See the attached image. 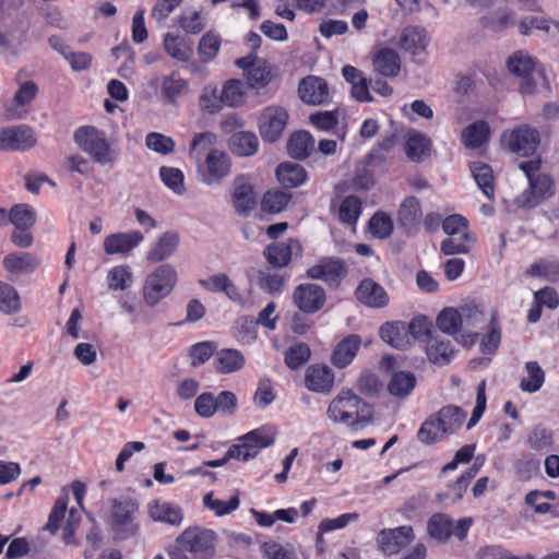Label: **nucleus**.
I'll list each match as a JSON object with an SVG mask.
<instances>
[{"instance_id":"obj_39","label":"nucleus","mask_w":559,"mask_h":559,"mask_svg":"<svg viewBox=\"0 0 559 559\" xmlns=\"http://www.w3.org/2000/svg\"><path fill=\"white\" fill-rule=\"evenodd\" d=\"M416 385V377L411 371H397L391 377L388 391L396 397H406Z\"/></svg>"},{"instance_id":"obj_31","label":"nucleus","mask_w":559,"mask_h":559,"mask_svg":"<svg viewBox=\"0 0 559 559\" xmlns=\"http://www.w3.org/2000/svg\"><path fill=\"white\" fill-rule=\"evenodd\" d=\"M469 170L483 193L488 199H492L495 195V186L491 167L483 162L477 160L469 163Z\"/></svg>"},{"instance_id":"obj_1","label":"nucleus","mask_w":559,"mask_h":559,"mask_svg":"<svg viewBox=\"0 0 559 559\" xmlns=\"http://www.w3.org/2000/svg\"><path fill=\"white\" fill-rule=\"evenodd\" d=\"M328 416L335 423L358 429L370 421L372 412L370 406L352 390H342L330 403Z\"/></svg>"},{"instance_id":"obj_16","label":"nucleus","mask_w":559,"mask_h":559,"mask_svg":"<svg viewBox=\"0 0 559 559\" xmlns=\"http://www.w3.org/2000/svg\"><path fill=\"white\" fill-rule=\"evenodd\" d=\"M231 203L235 212L249 216L257 204V197L250 177L239 175L233 181Z\"/></svg>"},{"instance_id":"obj_14","label":"nucleus","mask_w":559,"mask_h":559,"mask_svg":"<svg viewBox=\"0 0 559 559\" xmlns=\"http://www.w3.org/2000/svg\"><path fill=\"white\" fill-rule=\"evenodd\" d=\"M201 181L207 186L219 185L230 173L228 155L219 150H211L199 169Z\"/></svg>"},{"instance_id":"obj_25","label":"nucleus","mask_w":559,"mask_h":559,"mask_svg":"<svg viewBox=\"0 0 559 559\" xmlns=\"http://www.w3.org/2000/svg\"><path fill=\"white\" fill-rule=\"evenodd\" d=\"M360 336L357 334H350L343 338L334 348L331 360L337 368L347 367L357 355L360 347Z\"/></svg>"},{"instance_id":"obj_53","label":"nucleus","mask_w":559,"mask_h":559,"mask_svg":"<svg viewBox=\"0 0 559 559\" xmlns=\"http://www.w3.org/2000/svg\"><path fill=\"white\" fill-rule=\"evenodd\" d=\"M519 29L523 35H528L533 29H540L559 35V23L544 17L531 16L522 19L519 22Z\"/></svg>"},{"instance_id":"obj_11","label":"nucleus","mask_w":559,"mask_h":559,"mask_svg":"<svg viewBox=\"0 0 559 559\" xmlns=\"http://www.w3.org/2000/svg\"><path fill=\"white\" fill-rule=\"evenodd\" d=\"M501 143L512 153L528 156L536 152L540 136L536 129L522 124L513 130L504 131L501 135Z\"/></svg>"},{"instance_id":"obj_28","label":"nucleus","mask_w":559,"mask_h":559,"mask_svg":"<svg viewBox=\"0 0 559 559\" xmlns=\"http://www.w3.org/2000/svg\"><path fill=\"white\" fill-rule=\"evenodd\" d=\"M37 93L38 86L35 84V82L25 81L22 83L13 97V106H8L5 108L7 119L21 118L23 114L17 108L29 105L36 97Z\"/></svg>"},{"instance_id":"obj_22","label":"nucleus","mask_w":559,"mask_h":559,"mask_svg":"<svg viewBox=\"0 0 559 559\" xmlns=\"http://www.w3.org/2000/svg\"><path fill=\"white\" fill-rule=\"evenodd\" d=\"M356 297L370 308H382L389 302V296L384 288L370 278L360 282L356 289Z\"/></svg>"},{"instance_id":"obj_40","label":"nucleus","mask_w":559,"mask_h":559,"mask_svg":"<svg viewBox=\"0 0 559 559\" xmlns=\"http://www.w3.org/2000/svg\"><path fill=\"white\" fill-rule=\"evenodd\" d=\"M490 128L487 122L479 120L467 126L462 133V142L466 147L477 148L489 138Z\"/></svg>"},{"instance_id":"obj_13","label":"nucleus","mask_w":559,"mask_h":559,"mask_svg":"<svg viewBox=\"0 0 559 559\" xmlns=\"http://www.w3.org/2000/svg\"><path fill=\"white\" fill-rule=\"evenodd\" d=\"M34 130L26 124L10 126L0 129V150L23 152L36 145Z\"/></svg>"},{"instance_id":"obj_34","label":"nucleus","mask_w":559,"mask_h":559,"mask_svg":"<svg viewBox=\"0 0 559 559\" xmlns=\"http://www.w3.org/2000/svg\"><path fill=\"white\" fill-rule=\"evenodd\" d=\"M313 148L312 135L305 130L294 132L287 142L288 154L295 159L307 158Z\"/></svg>"},{"instance_id":"obj_61","label":"nucleus","mask_w":559,"mask_h":559,"mask_svg":"<svg viewBox=\"0 0 559 559\" xmlns=\"http://www.w3.org/2000/svg\"><path fill=\"white\" fill-rule=\"evenodd\" d=\"M200 106L210 114L218 112L225 106L221 92L212 86H205L200 96Z\"/></svg>"},{"instance_id":"obj_10","label":"nucleus","mask_w":559,"mask_h":559,"mask_svg":"<svg viewBox=\"0 0 559 559\" xmlns=\"http://www.w3.org/2000/svg\"><path fill=\"white\" fill-rule=\"evenodd\" d=\"M274 439L275 431L271 427L254 429L239 438V443L229 448V456L248 461L255 457L262 449L271 445Z\"/></svg>"},{"instance_id":"obj_5","label":"nucleus","mask_w":559,"mask_h":559,"mask_svg":"<svg viewBox=\"0 0 559 559\" xmlns=\"http://www.w3.org/2000/svg\"><path fill=\"white\" fill-rule=\"evenodd\" d=\"M76 144L102 166L114 165L119 156L118 150L110 146L105 134L94 127H81L74 133Z\"/></svg>"},{"instance_id":"obj_46","label":"nucleus","mask_w":559,"mask_h":559,"mask_svg":"<svg viewBox=\"0 0 559 559\" xmlns=\"http://www.w3.org/2000/svg\"><path fill=\"white\" fill-rule=\"evenodd\" d=\"M480 21L484 27L496 33L503 32L515 24L514 17L506 10H488Z\"/></svg>"},{"instance_id":"obj_2","label":"nucleus","mask_w":559,"mask_h":559,"mask_svg":"<svg viewBox=\"0 0 559 559\" xmlns=\"http://www.w3.org/2000/svg\"><path fill=\"white\" fill-rule=\"evenodd\" d=\"M465 418L460 407L444 406L420 425L417 439L424 444H433L459 430Z\"/></svg>"},{"instance_id":"obj_37","label":"nucleus","mask_w":559,"mask_h":559,"mask_svg":"<svg viewBox=\"0 0 559 559\" xmlns=\"http://www.w3.org/2000/svg\"><path fill=\"white\" fill-rule=\"evenodd\" d=\"M231 152L239 156H251L257 153L259 140L252 132H237L229 139Z\"/></svg>"},{"instance_id":"obj_49","label":"nucleus","mask_w":559,"mask_h":559,"mask_svg":"<svg viewBox=\"0 0 559 559\" xmlns=\"http://www.w3.org/2000/svg\"><path fill=\"white\" fill-rule=\"evenodd\" d=\"M240 500L238 496L231 497L229 500H222L214 497L213 492H207L203 497V506L213 511L216 516H223L231 513L239 508Z\"/></svg>"},{"instance_id":"obj_18","label":"nucleus","mask_w":559,"mask_h":559,"mask_svg":"<svg viewBox=\"0 0 559 559\" xmlns=\"http://www.w3.org/2000/svg\"><path fill=\"white\" fill-rule=\"evenodd\" d=\"M144 237L141 231L133 230L129 233H115L105 237L103 247L104 251L109 254H129L136 248Z\"/></svg>"},{"instance_id":"obj_38","label":"nucleus","mask_w":559,"mask_h":559,"mask_svg":"<svg viewBox=\"0 0 559 559\" xmlns=\"http://www.w3.org/2000/svg\"><path fill=\"white\" fill-rule=\"evenodd\" d=\"M478 471L479 466L476 464L467 468L453 484L449 486L447 492L438 495V499L440 501H443L444 499H451L452 502L460 500L466 491L471 480L476 476Z\"/></svg>"},{"instance_id":"obj_42","label":"nucleus","mask_w":559,"mask_h":559,"mask_svg":"<svg viewBox=\"0 0 559 559\" xmlns=\"http://www.w3.org/2000/svg\"><path fill=\"white\" fill-rule=\"evenodd\" d=\"M188 82L177 72L164 76L162 81V93L168 103H175L177 98L183 96L188 92Z\"/></svg>"},{"instance_id":"obj_54","label":"nucleus","mask_w":559,"mask_h":559,"mask_svg":"<svg viewBox=\"0 0 559 559\" xmlns=\"http://www.w3.org/2000/svg\"><path fill=\"white\" fill-rule=\"evenodd\" d=\"M20 309L21 302L16 289L8 283L0 282V310L7 314H14Z\"/></svg>"},{"instance_id":"obj_55","label":"nucleus","mask_w":559,"mask_h":559,"mask_svg":"<svg viewBox=\"0 0 559 559\" xmlns=\"http://www.w3.org/2000/svg\"><path fill=\"white\" fill-rule=\"evenodd\" d=\"M36 221L35 211L27 204H16L10 211V223L16 229H28Z\"/></svg>"},{"instance_id":"obj_8","label":"nucleus","mask_w":559,"mask_h":559,"mask_svg":"<svg viewBox=\"0 0 559 559\" xmlns=\"http://www.w3.org/2000/svg\"><path fill=\"white\" fill-rule=\"evenodd\" d=\"M484 322H486L485 314L476 305H467L460 311L454 308H445L437 318L438 328L449 335L456 334L461 328H477Z\"/></svg>"},{"instance_id":"obj_3","label":"nucleus","mask_w":559,"mask_h":559,"mask_svg":"<svg viewBox=\"0 0 559 559\" xmlns=\"http://www.w3.org/2000/svg\"><path fill=\"white\" fill-rule=\"evenodd\" d=\"M519 168L526 176L528 188L516 198L518 206L533 209L555 193L552 179L540 173V159L521 162Z\"/></svg>"},{"instance_id":"obj_41","label":"nucleus","mask_w":559,"mask_h":559,"mask_svg":"<svg viewBox=\"0 0 559 559\" xmlns=\"http://www.w3.org/2000/svg\"><path fill=\"white\" fill-rule=\"evenodd\" d=\"M399 222L405 228L416 226L421 219V207L416 197H407L399 209Z\"/></svg>"},{"instance_id":"obj_19","label":"nucleus","mask_w":559,"mask_h":559,"mask_svg":"<svg viewBox=\"0 0 559 559\" xmlns=\"http://www.w3.org/2000/svg\"><path fill=\"white\" fill-rule=\"evenodd\" d=\"M301 243L297 239H288L287 241L275 242L269 245L263 255L266 261L275 267H284L288 265L294 254L301 253Z\"/></svg>"},{"instance_id":"obj_29","label":"nucleus","mask_w":559,"mask_h":559,"mask_svg":"<svg viewBox=\"0 0 559 559\" xmlns=\"http://www.w3.org/2000/svg\"><path fill=\"white\" fill-rule=\"evenodd\" d=\"M380 337L394 348L404 349L411 344L406 324L403 322H386L380 328Z\"/></svg>"},{"instance_id":"obj_50","label":"nucleus","mask_w":559,"mask_h":559,"mask_svg":"<svg viewBox=\"0 0 559 559\" xmlns=\"http://www.w3.org/2000/svg\"><path fill=\"white\" fill-rule=\"evenodd\" d=\"M362 204L359 198L354 195L346 197L338 209L340 221L344 224L355 226L361 214Z\"/></svg>"},{"instance_id":"obj_20","label":"nucleus","mask_w":559,"mask_h":559,"mask_svg":"<svg viewBox=\"0 0 559 559\" xmlns=\"http://www.w3.org/2000/svg\"><path fill=\"white\" fill-rule=\"evenodd\" d=\"M430 43L427 31L420 26H406L400 34L399 45L404 51L417 56L426 50Z\"/></svg>"},{"instance_id":"obj_62","label":"nucleus","mask_w":559,"mask_h":559,"mask_svg":"<svg viewBox=\"0 0 559 559\" xmlns=\"http://www.w3.org/2000/svg\"><path fill=\"white\" fill-rule=\"evenodd\" d=\"M468 222L465 217L459 214H453L444 218L442 229L449 236H462L469 239L471 234L467 230Z\"/></svg>"},{"instance_id":"obj_63","label":"nucleus","mask_w":559,"mask_h":559,"mask_svg":"<svg viewBox=\"0 0 559 559\" xmlns=\"http://www.w3.org/2000/svg\"><path fill=\"white\" fill-rule=\"evenodd\" d=\"M179 26L190 34H198L205 27V19L200 11H188L177 20Z\"/></svg>"},{"instance_id":"obj_48","label":"nucleus","mask_w":559,"mask_h":559,"mask_svg":"<svg viewBox=\"0 0 559 559\" xmlns=\"http://www.w3.org/2000/svg\"><path fill=\"white\" fill-rule=\"evenodd\" d=\"M526 376L521 380V389L524 392H537L544 384L545 372L537 361H528L525 365Z\"/></svg>"},{"instance_id":"obj_60","label":"nucleus","mask_w":559,"mask_h":559,"mask_svg":"<svg viewBox=\"0 0 559 559\" xmlns=\"http://www.w3.org/2000/svg\"><path fill=\"white\" fill-rule=\"evenodd\" d=\"M217 345L213 341H204L193 344L189 349L191 365L198 367L207 361L213 355L215 356Z\"/></svg>"},{"instance_id":"obj_57","label":"nucleus","mask_w":559,"mask_h":559,"mask_svg":"<svg viewBox=\"0 0 559 559\" xmlns=\"http://www.w3.org/2000/svg\"><path fill=\"white\" fill-rule=\"evenodd\" d=\"M369 230L374 238L385 239L393 231V221L384 212H377L369 219Z\"/></svg>"},{"instance_id":"obj_17","label":"nucleus","mask_w":559,"mask_h":559,"mask_svg":"<svg viewBox=\"0 0 559 559\" xmlns=\"http://www.w3.org/2000/svg\"><path fill=\"white\" fill-rule=\"evenodd\" d=\"M414 538L413 527L403 525L395 528L382 530L378 535L377 542L384 555L392 556L397 554Z\"/></svg>"},{"instance_id":"obj_45","label":"nucleus","mask_w":559,"mask_h":559,"mask_svg":"<svg viewBox=\"0 0 559 559\" xmlns=\"http://www.w3.org/2000/svg\"><path fill=\"white\" fill-rule=\"evenodd\" d=\"M133 283V273L129 265H116L108 271L107 284L109 290H124Z\"/></svg>"},{"instance_id":"obj_52","label":"nucleus","mask_w":559,"mask_h":559,"mask_svg":"<svg viewBox=\"0 0 559 559\" xmlns=\"http://www.w3.org/2000/svg\"><path fill=\"white\" fill-rule=\"evenodd\" d=\"M501 341V329L495 316H491L488 324V331L480 340V350L483 354L491 355L499 347Z\"/></svg>"},{"instance_id":"obj_35","label":"nucleus","mask_w":559,"mask_h":559,"mask_svg":"<svg viewBox=\"0 0 559 559\" xmlns=\"http://www.w3.org/2000/svg\"><path fill=\"white\" fill-rule=\"evenodd\" d=\"M426 353L428 359L436 365H445L450 362L454 355V349L449 340L430 337L427 344Z\"/></svg>"},{"instance_id":"obj_32","label":"nucleus","mask_w":559,"mask_h":559,"mask_svg":"<svg viewBox=\"0 0 559 559\" xmlns=\"http://www.w3.org/2000/svg\"><path fill=\"white\" fill-rule=\"evenodd\" d=\"M148 514L154 521L165 522L174 526H179L183 520L181 509L167 502L155 501L150 507Z\"/></svg>"},{"instance_id":"obj_59","label":"nucleus","mask_w":559,"mask_h":559,"mask_svg":"<svg viewBox=\"0 0 559 559\" xmlns=\"http://www.w3.org/2000/svg\"><path fill=\"white\" fill-rule=\"evenodd\" d=\"M247 82L252 88H262L272 80V73L265 62L257 61L246 73Z\"/></svg>"},{"instance_id":"obj_6","label":"nucleus","mask_w":559,"mask_h":559,"mask_svg":"<svg viewBox=\"0 0 559 559\" xmlns=\"http://www.w3.org/2000/svg\"><path fill=\"white\" fill-rule=\"evenodd\" d=\"M0 25L5 27L0 31V48L11 50L23 44L28 24L16 2H0Z\"/></svg>"},{"instance_id":"obj_30","label":"nucleus","mask_w":559,"mask_h":559,"mask_svg":"<svg viewBox=\"0 0 559 559\" xmlns=\"http://www.w3.org/2000/svg\"><path fill=\"white\" fill-rule=\"evenodd\" d=\"M407 157L413 162H421L431 154V140L423 133L412 132L405 143Z\"/></svg>"},{"instance_id":"obj_9","label":"nucleus","mask_w":559,"mask_h":559,"mask_svg":"<svg viewBox=\"0 0 559 559\" xmlns=\"http://www.w3.org/2000/svg\"><path fill=\"white\" fill-rule=\"evenodd\" d=\"M217 535L213 530L200 526L186 528L177 538L182 550L189 551L194 559H211L215 555Z\"/></svg>"},{"instance_id":"obj_51","label":"nucleus","mask_w":559,"mask_h":559,"mask_svg":"<svg viewBox=\"0 0 559 559\" xmlns=\"http://www.w3.org/2000/svg\"><path fill=\"white\" fill-rule=\"evenodd\" d=\"M294 305L304 313L314 312V287L311 284L298 285L293 294Z\"/></svg>"},{"instance_id":"obj_12","label":"nucleus","mask_w":559,"mask_h":559,"mask_svg":"<svg viewBox=\"0 0 559 559\" xmlns=\"http://www.w3.org/2000/svg\"><path fill=\"white\" fill-rule=\"evenodd\" d=\"M139 515V503L129 497L111 500L112 527L128 536L139 532L136 519Z\"/></svg>"},{"instance_id":"obj_7","label":"nucleus","mask_w":559,"mask_h":559,"mask_svg":"<svg viewBox=\"0 0 559 559\" xmlns=\"http://www.w3.org/2000/svg\"><path fill=\"white\" fill-rule=\"evenodd\" d=\"M178 282V274L170 264H160L147 274L143 285V299L148 307H155L168 297Z\"/></svg>"},{"instance_id":"obj_27","label":"nucleus","mask_w":559,"mask_h":559,"mask_svg":"<svg viewBox=\"0 0 559 559\" xmlns=\"http://www.w3.org/2000/svg\"><path fill=\"white\" fill-rule=\"evenodd\" d=\"M38 265L39 260L29 252H12L3 259V267L13 274L32 273Z\"/></svg>"},{"instance_id":"obj_4","label":"nucleus","mask_w":559,"mask_h":559,"mask_svg":"<svg viewBox=\"0 0 559 559\" xmlns=\"http://www.w3.org/2000/svg\"><path fill=\"white\" fill-rule=\"evenodd\" d=\"M510 73L521 79L520 88L523 94H533L539 85L547 86L544 69L528 52L518 50L507 61Z\"/></svg>"},{"instance_id":"obj_56","label":"nucleus","mask_w":559,"mask_h":559,"mask_svg":"<svg viewBox=\"0 0 559 559\" xmlns=\"http://www.w3.org/2000/svg\"><path fill=\"white\" fill-rule=\"evenodd\" d=\"M311 358V349L309 345L299 343L290 346L285 353V364L292 369L296 370L304 366Z\"/></svg>"},{"instance_id":"obj_24","label":"nucleus","mask_w":559,"mask_h":559,"mask_svg":"<svg viewBox=\"0 0 559 559\" xmlns=\"http://www.w3.org/2000/svg\"><path fill=\"white\" fill-rule=\"evenodd\" d=\"M347 272L346 264L338 258H322L317 263V280L337 286Z\"/></svg>"},{"instance_id":"obj_43","label":"nucleus","mask_w":559,"mask_h":559,"mask_svg":"<svg viewBox=\"0 0 559 559\" xmlns=\"http://www.w3.org/2000/svg\"><path fill=\"white\" fill-rule=\"evenodd\" d=\"M526 274L532 277L543 278L549 282L559 281V261L556 259H543L526 269Z\"/></svg>"},{"instance_id":"obj_21","label":"nucleus","mask_w":559,"mask_h":559,"mask_svg":"<svg viewBox=\"0 0 559 559\" xmlns=\"http://www.w3.org/2000/svg\"><path fill=\"white\" fill-rule=\"evenodd\" d=\"M199 284L207 292L224 293L234 302H243V296L234 282L224 273H216L207 278L199 280Z\"/></svg>"},{"instance_id":"obj_64","label":"nucleus","mask_w":559,"mask_h":559,"mask_svg":"<svg viewBox=\"0 0 559 559\" xmlns=\"http://www.w3.org/2000/svg\"><path fill=\"white\" fill-rule=\"evenodd\" d=\"M159 177L165 186L171 189L175 193H183V174L181 170L173 167H162L159 169Z\"/></svg>"},{"instance_id":"obj_47","label":"nucleus","mask_w":559,"mask_h":559,"mask_svg":"<svg viewBox=\"0 0 559 559\" xmlns=\"http://www.w3.org/2000/svg\"><path fill=\"white\" fill-rule=\"evenodd\" d=\"M292 194L282 190H269L261 201V210L270 214H278L286 209Z\"/></svg>"},{"instance_id":"obj_36","label":"nucleus","mask_w":559,"mask_h":559,"mask_svg":"<svg viewBox=\"0 0 559 559\" xmlns=\"http://www.w3.org/2000/svg\"><path fill=\"white\" fill-rule=\"evenodd\" d=\"M179 237L176 233H165L147 252L150 262H160L170 257L177 249Z\"/></svg>"},{"instance_id":"obj_26","label":"nucleus","mask_w":559,"mask_h":559,"mask_svg":"<svg viewBox=\"0 0 559 559\" xmlns=\"http://www.w3.org/2000/svg\"><path fill=\"white\" fill-rule=\"evenodd\" d=\"M374 71L383 76L393 78L400 73L401 60L399 53L391 48H381L372 57Z\"/></svg>"},{"instance_id":"obj_23","label":"nucleus","mask_w":559,"mask_h":559,"mask_svg":"<svg viewBox=\"0 0 559 559\" xmlns=\"http://www.w3.org/2000/svg\"><path fill=\"white\" fill-rule=\"evenodd\" d=\"M246 365L243 354L235 348H223L215 353L214 369L217 373L229 374L241 370Z\"/></svg>"},{"instance_id":"obj_15","label":"nucleus","mask_w":559,"mask_h":559,"mask_svg":"<svg viewBox=\"0 0 559 559\" xmlns=\"http://www.w3.org/2000/svg\"><path fill=\"white\" fill-rule=\"evenodd\" d=\"M288 112L285 108L281 106H269L266 107L260 116L259 130L263 140L267 142L277 141L287 122H288Z\"/></svg>"},{"instance_id":"obj_33","label":"nucleus","mask_w":559,"mask_h":559,"mask_svg":"<svg viewBox=\"0 0 559 559\" xmlns=\"http://www.w3.org/2000/svg\"><path fill=\"white\" fill-rule=\"evenodd\" d=\"M278 182L285 188H295L306 180L305 169L296 163H282L276 168Z\"/></svg>"},{"instance_id":"obj_58","label":"nucleus","mask_w":559,"mask_h":559,"mask_svg":"<svg viewBox=\"0 0 559 559\" xmlns=\"http://www.w3.org/2000/svg\"><path fill=\"white\" fill-rule=\"evenodd\" d=\"M225 106L237 107L243 103L245 90L239 80H229L221 91Z\"/></svg>"},{"instance_id":"obj_44","label":"nucleus","mask_w":559,"mask_h":559,"mask_svg":"<svg viewBox=\"0 0 559 559\" xmlns=\"http://www.w3.org/2000/svg\"><path fill=\"white\" fill-rule=\"evenodd\" d=\"M427 530L430 537L444 542L452 535L453 522L449 515L436 513L428 520Z\"/></svg>"}]
</instances>
